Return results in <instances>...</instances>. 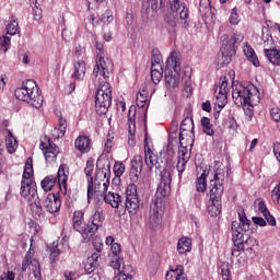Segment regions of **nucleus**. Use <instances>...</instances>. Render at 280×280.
Segmentation results:
<instances>
[{
	"mask_svg": "<svg viewBox=\"0 0 280 280\" xmlns=\"http://www.w3.org/2000/svg\"><path fill=\"white\" fill-rule=\"evenodd\" d=\"M207 178H211L210 171H203V173L199 177H197L195 182L196 191H199L201 194H205V191H207Z\"/></svg>",
	"mask_w": 280,
	"mask_h": 280,
	"instance_id": "30",
	"label": "nucleus"
},
{
	"mask_svg": "<svg viewBox=\"0 0 280 280\" xmlns=\"http://www.w3.org/2000/svg\"><path fill=\"white\" fill-rule=\"evenodd\" d=\"M109 266L114 270H121V266H124V258L119 257V255H110L109 256Z\"/></svg>",
	"mask_w": 280,
	"mask_h": 280,
	"instance_id": "41",
	"label": "nucleus"
},
{
	"mask_svg": "<svg viewBox=\"0 0 280 280\" xmlns=\"http://www.w3.org/2000/svg\"><path fill=\"white\" fill-rule=\"evenodd\" d=\"M57 178L59 191L57 194H48L43 201V207L48 213H58L62 206V202L60 201V194H62V196H67V180H69V166L67 164H61L59 166Z\"/></svg>",
	"mask_w": 280,
	"mask_h": 280,
	"instance_id": "5",
	"label": "nucleus"
},
{
	"mask_svg": "<svg viewBox=\"0 0 280 280\" xmlns=\"http://www.w3.org/2000/svg\"><path fill=\"white\" fill-rule=\"evenodd\" d=\"M161 208L159 207V201H153L151 203L150 212H149V228L152 231H159L161 229V214L159 213Z\"/></svg>",
	"mask_w": 280,
	"mask_h": 280,
	"instance_id": "18",
	"label": "nucleus"
},
{
	"mask_svg": "<svg viewBox=\"0 0 280 280\" xmlns=\"http://www.w3.org/2000/svg\"><path fill=\"white\" fill-rule=\"evenodd\" d=\"M272 200H277L279 202L280 200V183L272 189L271 191Z\"/></svg>",
	"mask_w": 280,
	"mask_h": 280,
	"instance_id": "57",
	"label": "nucleus"
},
{
	"mask_svg": "<svg viewBox=\"0 0 280 280\" xmlns=\"http://www.w3.org/2000/svg\"><path fill=\"white\" fill-rule=\"evenodd\" d=\"M144 162L148 170H159V172H163L165 170V163L159 159V155L154 154L150 148L144 149Z\"/></svg>",
	"mask_w": 280,
	"mask_h": 280,
	"instance_id": "17",
	"label": "nucleus"
},
{
	"mask_svg": "<svg viewBox=\"0 0 280 280\" xmlns=\"http://www.w3.org/2000/svg\"><path fill=\"white\" fill-rule=\"evenodd\" d=\"M229 93V80L226 77L220 79V86H219V94L217 95V100H221V104L219 103L218 106L220 110L224 108L226 104V95Z\"/></svg>",
	"mask_w": 280,
	"mask_h": 280,
	"instance_id": "22",
	"label": "nucleus"
},
{
	"mask_svg": "<svg viewBox=\"0 0 280 280\" xmlns=\"http://www.w3.org/2000/svg\"><path fill=\"white\" fill-rule=\"evenodd\" d=\"M59 127L55 128V130L52 131V137L54 139H61V137H63L67 132V119L60 117L59 118Z\"/></svg>",
	"mask_w": 280,
	"mask_h": 280,
	"instance_id": "35",
	"label": "nucleus"
},
{
	"mask_svg": "<svg viewBox=\"0 0 280 280\" xmlns=\"http://www.w3.org/2000/svg\"><path fill=\"white\" fill-rule=\"evenodd\" d=\"M172 194V173L167 170L161 172V182L156 189L154 202L161 203V198H167Z\"/></svg>",
	"mask_w": 280,
	"mask_h": 280,
	"instance_id": "13",
	"label": "nucleus"
},
{
	"mask_svg": "<svg viewBox=\"0 0 280 280\" xmlns=\"http://www.w3.org/2000/svg\"><path fill=\"white\" fill-rule=\"evenodd\" d=\"M135 275V269H132V266L130 265H122V270L118 271L117 277L115 279L118 280H132V277Z\"/></svg>",
	"mask_w": 280,
	"mask_h": 280,
	"instance_id": "34",
	"label": "nucleus"
},
{
	"mask_svg": "<svg viewBox=\"0 0 280 280\" xmlns=\"http://www.w3.org/2000/svg\"><path fill=\"white\" fill-rule=\"evenodd\" d=\"M162 5L163 2L161 0H144L141 9L142 20L147 23H149V21H154V18Z\"/></svg>",
	"mask_w": 280,
	"mask_h": 280,
	"instance_id": "14",
	"label": "nucleus"
},
{
	"mask_svg": "<svg viewBox=\"0 0 280 280\" xmlns=\"http://www.w3.org/2000/svg\"><path fill=\"white\" fill-rule=\"evenodd\" d=\"M257 86L249 84L246 88L240 86L232 90V97L236 106H248L245 110L247 121H253V107L261 101Z\"/></svg>",
	"mask_w": 280,
	"mask_h": 280,
	"instance_id": "4",
	"label": "nucleus"
},
{
	"mask_svg": "<svg viewBox=\"0 0 280 280\" xmlns=\"http://www.w3.org/2000/svg\"><path fill=\"white\" fill-rule=\"evenodd\" d=\"M248 231H250V220L245 212H238V221H233L231 224L233 244L240 245L244 240V233H248Z\"/></svg>",
	"mask_w": 280,
	"mask_h": 280,
	"instance_id": "9",
	"label": "nucleus"
},
{
	"mask_svg": "<svg viewBox=\"0 0 280 280\" xmlns=\"http://www.w3.org/2000/svg\"><path fill=\"white\" fill-rule=\"evenodd\" d=\"M270 116L273 121L279 122L280 121V108L279 107H273L270 110Z\"/></svg>",
	"mask_w": 280,
	"mask_h": 280,
	"instance_id": "55",
	"label": "nucleus"
},
{
	"mask_svg": "<svg viewBox=\"0 0 280 280\" xmlns=\"http://www.w3.org/2000/svg\"><path fill=\"white\" fill-rule=\"evenodd\" d=\"M243 51L249 62L254 65V67H259V58H257V54H255V49L252 48L248 43L245 44Z\"/></svg>",
	"mask_w": 280,
	"mask_h": 280,
	"instance_id": "33",
	"label": "nucleus"
},
{
	"mask_svg": "<svg viewBox=\"0 0 280 280\" xmlns=\"http://www.w3.org/2000/svg\"><path fill=\"white\" fill-rule=\"evenodd\" d=\"M265 220L268 222L269 226H277V219L270 214V211L264 214Z\"/></svg>",
	"mask_w": 280,
	"mask_h": 280,
	"instance_id": "54",
	"label": "nucleus"
},
{
	"mask_svg": "<svg viewBox=\"0 0 280 280\" xmlns=\"http://www.w3.org/2000/svg\"><path fill=\"white\" fill-rule=\"evenodd\" d=\"M163 67V56L159 50L153 49L151 52V68Z\"/></svg>",
	"mask_w": 280,
	"mask_h": 280,
	"instance_id": "40",
	"label": "nucleus"
},
{
	"mask_svg": "<svg viewBox=\"0 0 280 280\" xmlns=\"http://www.w3.org/2000/svg\"><path fill=\"white\" fill-rule=\"evenodd\" d=\"M257 246V240L253 237L246 238H241V242L237 244H234V248H232V256L233 257H240L242 250H253Z\"/></svg>",
	"mask_w": 280,
	"mask_h": 280,
	"instance_id": "20",
	"label": "nucleus"
},
{
	"mask_svg": "<svg viewBox=\"0 0 280 280\" xmlns=\"http://www.w3.org/2000/svg\"><path fill=\"white\" fill-rule=\"evenodd\" d=\"M139 176H141V171L138 168H130L129 177L131 183H138Z\"/></svg>",
	"mask_w": 280,
	"mask_h": 280,
	"instance_id": "51",
	"label": "nucleus"
},
{
	"mask_svg": "<svg viewBox=\"0 0 280 280\" xmlns=\"http://www.w3.org/2000/svg\"><path fill=\"white\" fill-rule=\"evenodd\" d=\"M110 180V162H107L103 167L97 168L94 178V185H101L102 180Z\"/></svg>",
	"mask_w": 280,
	"mask_h": 280,
	"instance_id": "23",
	"label": "nucleus"
},
{
	"mask_svg": "<svg viewBox=\"0 0 280 280\" xmlns=\"http://www.w3.org/2000/svg\"><path fill=\"white\" fill-rule=\"evenodd\" d=\"M252 220H253L254 224H257L258 226H266V224H267L265 219L261 217H253Z\"/></svg>",
	"mask_w": 280,
	"mask_h": 280,
	"instance_id": "60",
	"label": "nucleus"
},
{
	"mask_svg": "<svg viewBox=\"0 0 280 280\" xmlns=\"http://www.w3.org/2000/svg\"><path fill=\"white\" fill-rule=\"evenodd\" d=\"M93 246L96 253H102V250H104V243H102V240H95L93 242Z\"/></svg>",
	"mask_w": 280,
	"mask_h": 280,
	"instance_id": "59",
	"label": "nucleus"
},
{
	"mask_svg": "<svg viewBox=\"0 0 280 280\" xmlns=\"http://www.w3.org/2000/svg\"><path fill=\"white\" fill-rule=\"evenodd\" d=\"M230 23L231 25H237V23H240V14H237V8L232 9Z\"/></svg>",
	"mask_w": 280,
	"mask_h": 280,
	"instance_id": "52",
	"label": "nucleus"
},
{
	"mask_svg": "<svg viewBox=\"0 0 280 280\" xmlns=\"http://www.w3.org/2000/svg\"><path fill=\"white\" fill-rule=\"evenodd\" d=\"M74 148L82 154L91 151V139L86 136H79L74 141Z\"/></svg>",
	"mask_w": 280,
	"mask_h": 280,
	"instance_id": "26",
	"label": "nucleus"
},
{
	"mask_svg": "<svg viewBox=\"0 0 280 280\" xmlns=\"http://www.w3.org/2000/svg\"><path fill=\"white\" fill-rule=\"evenodd\" d=\"M138 108H145V104L148 102V90H142L138 93L137 98Z\"/></svg>",
	"mask_w": 280,
	"mask_h": 280,
	"instance_id": "43",
	"label": "nucleus"
},
{
	"mask_svg": "<svg viewBox=\"0 0 280 280\" xmlns=\"http://www.w3.org/2000/svg\"><path fill=\"white\" fill-rule=\"evenodd\" d=\"M40 185L44 191H51L54 189V185H56V177L54 175L46 176L42 180Z\"/></svg>",
	"mask_w": 280,
	"mask_h": 280,
	"instance_id": "39",
	"label": "nucleus"
},
{
	"mask_svg": "<svg viewBox=\"0 0 280 280\" xmlns=\"http://www.w3.org/2000/svg\"><path fill=\"white\" fill-rule=\"evenodd\" d=\"M74 72L72 73L71 78H75V80L82 81L86 75V63L84 60L75 61L74 65Z\"/></svg>",
	"mask_w": 280,
	"mask_h": 280,
	"instance_id": "28",
	"label": "nucleus"
},
{
	"mask_svg": "<svg viewBox=\"0 0 280 280\" xmlns=\"http://www.w3.org/2000/svg\"><path fill=\"white\" fill-rule=\"evenodd\" d=\"M221 65H230L237 50V37L235 36H223L221 37Z\"/></svg>",
	"mask_w": 280,
	"mask_h": 280,
	"instance_id": "10",
	"label": "nucleus"
},
{
	"mask_svg": "<svg viewBox=\"0 0 280 280\" xmlns=\"http://www.w3.org/2000/svg\"><path fill=\"white\" fill-rule=\"evenodd\" d=\"M72 221L74 231L82 235L83 242L85 244L92 241V238L95 236V233H97L102 224H104L102 221V213H100V211H96L89 219L88 223L84 224V212L77 210L73 212Z\"/></svg>",
	"mask_w": 280,
	"mask_h": 280,
	"instance_id": "3",
	"label": "nucleus"
},
{
	"mask_svg": "<svg viewBox=\"0 0 280 280\" xmlns=\"http://www.w3.org/2000/svg\"><path fill=\"white\" fill-rule=\"evenodd\" d=\"M221 276L223 280H231V270L229 269H222Z\"/></svg>",
	"mask_w": 280,
	"mask_h": 280,
	"instance_id": "64",
	"label": "nucleus"
},
{
	"mask_svg": "<svg viewBox=\"0 0 280 280\" xmlns=\"http://www.w3.org/2000/svg\"><path fill=\"white\" fill-rule=\"evenodd\" d=\"M32 266L31 272L28 273V279L30 280H43V276L40 273V264L37 262V260H30L25 259L22 262V270L25 272L27 268Z\"/></svg>",
	"mask_w": 280,
	"mask_h": 280,
	"instance_id": "19",
	"label": "nucleus"
},
{
	"mask_svg": "<svg viewBox=\"0 0 280 280\" xmlns=\"http://www.w3.org/2000/svg\"><path fill=\"white\" fill-rule=\"evenodd\" d=\"M170 9L179 16L177 23H179L182 27H189V9L187 8L185 0H170Z\"/></svg>",
	"mask_w": 280,
	"mask_h": 280,
	"instance_id": "12",
	"label": "nucleus"
},
{
	"mask_svg": "<svg viewBox=\"0 0 280 280\" xmlns=\"http://www.w3.org/2000/svg\"><path fill=\"white\" fill-rule=\"evenodd\" d=\"M104 202H106V205H110L113 209H119V205L124 202V198L117 192L108 191L104 194Z\"/></svg>",
	"mask_w": 280,
	"mask_h": 280,
	"instance_id": "25",
	"label": "nucleus"
},
{
	"mask_svg": "<svg viewBox=\"0 0 280 280\" xmlns=\"http://www.w3.org/2000/svg\"><path fill=\"white\" fill-rule=\"evenodd\" d=\"M119 253H121V245L114 243L112 245V255H119Z\"/></svg>",
	"mask_w": 280,
	"mask_h": 280,
	"instance_id": "62",
	"label": "nucleus"
},
{
	"mask_svg": "<svg viewBox=\"0 0 280 280\" xmlns=\"http://www.w3.org/2000/svg\"><path fill=\"white\" fill-rule=\"evenodd\" d=\"M178 159L187 162L189 161V159H191V153L189 152L188 147H179Z\"/></svg>",
	"mask_w": 280,
	"mask_h": 280,
	"instance_id": "46",
	"label": "nucleus"
},
{
	"mask_svg": "<svg viewBox=\"0 0 280 280\" xmlns=\"http://www.w3.org/2000/svg\"><path fill=\"white\" fill-rule=\"evenodd\" d=\"M14 95L20 102H26L33 108L43 106L44 97L40 95V90L34 80H27L22 83V86L15 89Z\"/></svg>",
	"mask_w": 280,
	"mask_h": 280,
	"instance_id": "6",
	"label": "nucleus"
},
{
	"mask_svg": "<svg viewBox=\"0 0 280 280\" xmlns=\"http://www.w3.org/2000/svg\"><path fill=\"white\" fill-rule=\"evenodd\" d=\"M104 40L109 43L110 36L104 39H95L96 63L94 66V75H101L105 81H101L95 94V110L97 115H106L110 104H113V86L108 83V78L113 73V60L104 57Z\"/></svg>",
	"mask_w": 280,
	"mask_h": 280,
	"instance_id": "1",
	"label": "nucleus"
},
{
	"mask_svg": "<svg viewBox=\"0 0 280 280\" xmlns=\"http://www.w3.org/2000/svg\"><path fill=\"white\" fill-rule=\"evenodd\" d=\"M264 54L271 65L280 67V50L275 48V40L272 39V36L267 37L264 42Z\"/></svg>",
	"mask_w": 280,
	"mask_h": 280,
	"instance_id": "15",
	"label": "nucleus"
},
{
	"mask_svg": "<svg viewBox=\"0 0 280 280\" xmlns=\"http://www.w3.org/2000/svg\"><path fill=\"white\" fill-rule=\"evenodd\" d=\"M201 128L205 135H208V137H213L215 135V131H213V125L211 124V119H209V117L201 118Z\"/></svg>",
	"mask_w": 280,
	"mask_h": 280,
	"instance_id": "38",
	"label": "nucleus"
},
{
	"mask_svg": "<svg viewBox=\"0 0 280 280\" xmlns=\"http://www.w3.org/2000/svg\"><path fill=\"white\" fill-rule=\"evenodd\" d=\"M186 167H187V161L178 159L176 170L178 172L179 180L183 179V172H185Z\"/></svg>",
	"mask_w": 280,
	"mask_h": 280,
	"instance_id": "49",
	"label": "nucleus"
},
{
	"mask_svg": "<svg viewBox=\"0 0 280 280\" xmlns=\"http://www.w3.org/2000/svg\"><path fill=\"white\" fill-rule=\"evenodd\" d=\"M97 262H93L92 260L88 259L84 268H85V272H88V275H91V272H95V269L97 268Z\"/></svg>",
	"mask_w": 280,
	"mask_h": 280,
	"instance_id": "53",
	"label": "nucleus"
},
{
	"mask_svg": "<svg viewBox=\"0 0 280 280\" xmlns=\"http://www.w3.org/2000/svg\"><path fill=\"white\" fill-rule=\"evenodd\" d=\"M156 68H151V80L153 84H160L163 80V66H155Z\"/></svg>",
	"mask_w": 280,
	"mask_h": 280,
	"instance_id": "37",
	"label": "nucleus"
},
{
	"mask_svg": "<svg viewBox=\"0 0 280 280\" xmlns=\"http://www.w3.org/2000/svg\"><path fill=\"white\" fill-rule=\"evenodd\" d=\"M131 168L143 172V156L135 155L131 160Z\"/></svg>",
	"mask_w": 280,
	"mask_h": 280,
	"instance_id": "45",
	"label": "nucleus"
},
{
	"mask_svg": "<svg viewBox=\"0 0 280 280\" xmlns=\"http://www.w3.org/2000/svg\"><path fill=\"white\" fill-rule=\"evenodd\" d=\"M207 209L211 218H217L222 213V199H210Z\"/></svg>",
	"mask_w": 280,
	"mask_h": 280,
	"instance_id": "29",
	"label": "nucleus"
},
{
	"mask_svg": "<svg viewBox=\"0 0 280 280\" xmlns=\"http://www.w3.org/2000/svg\"><path fill=\"white\" fill-rule=\"evenodd\" d=\"M121 207L128 211L129 215H137L139 213L140 201L137 195V185L131 184L127 186L126 199Z\"/></svg>",
	"mask_w": 280,
	"mask_h": 280,
	"instance_id": "11",
	"label": "nucleus"
},
{
	"mask_svg": "<svg viewBox=\"0 0 280 280\" xmlns=\"http://www.w3.org/2000/svg\"><path fill=\"white\" fill-rule=\"evenodd\" d=\"M128 145L130 148H135V145H137V122L135 121V119L132 117L129 116L128 118Z\"/></svg>",
	"mask_w": 280,
	"mask_h": 280,
	"instance_id": "24",
	"label": "nucleus"
},
{
	"mask_svg": "<svg viewBox=\"0 0 280 280\" xmlns=\"http://www.w3.org/2000/svg\"><path fill=\"white\" fill-rule=\"evenodd\" d=\"M39 150L43 151L46 163H54L58 158V154H60V148L50 140H48V143L42 142L39 144Z\"/></svg>",
	"mask_w": 280,
	"mask_h": 280,
	"instance_id": "16",
	"label": "nucleus"
},
{
	"mask_svg": "<svg viewBox=\"0 0 280 280\" xmlns=\"http://www.w3.org/2000/svg\"><path fill=\"white\" fill-rule=\"evenodd\" d=\"M171 272L175 275V280H188L183 265H178L175 269H172Z\"/></svg>",
	"mask_w": 280,
	"mask_h": 280,
	"instance_id": "44",
	"label": "nucleus"
},
{
	"mask_svg": "<svg viewBox=\"0 0 280 280\" xmlns=\"http://www.w3.org/2000/svg\"><path fill=\"white\" fill-rule=\"evenodd\" d=\"M165 86L168 91L177 89L180 84V57L178 52H171L166 60V68L164 71Z\"/></svg>",
	"mask_w": 280,
	"mask_h": 280,
	"instance_id": "7",
	"label": "nucleus"
},
{
	"mask_svg": "<svg viewBox=\"0 0 280 280\" xmlns=\"http://www.w3.org/2000/svg\"><path fill=\"white\" fill-rule=\"evenodd\" d=\"M273 154H275L277 161H279V163H280V142L273 143Z\"/></svg>",
	"mask_w": 280,
	"mask_h": 280,
	"instance_id": "61",
	"label": "nucleus"
},
{
	"mask_svg": "<svg viewBox=\"0 0 280 280\" xmlns=\"http://www.w3.org/2000/svg\"><path fill=\"white\" fill-rule=\"evenodd\" d=\"M11 40L9 36H1L0 37V51L2 54H7V51L10 49Z\"/></svg>",
	"mask_w": 280,
	"mask_h": 280,
	"instance_id": "47",
	"label": "nucleus"
},
{
	"mask_svg": "<svg viewBox=\"0 0 280 280\" xmlns=\"http://www.w3.org/2000/svg\"><path fill=\"white\" fill-rule=\"evenodd\" d=\"M113 11L106 10L102 16L103 23H113Z\"/></svg>",
	"mask_w": 280,
	"mask_h": 280,
	"instance_id": "56",
	"label": "nucleus"
},
{
	"mask_svg": "<svg viewBox=\"0 0 280 280\" xmlns=\"http://www.w3.org/2000/svg\"><path fill=\"white\" fill-rule=\"evenodd\" d=\"M5 30L9 36H16V34H21V26H19V22L15 19H12L7 24Z\"/></svg>",
	"mask_w": 280,
	"mask_h": 280,
	"instance_id": "36",
	"label": "nucleus"
},
{
	"mask_svg": "<svg viewBox=\"0 0 280 280\" xmlns=\"http://www.w3.org/2000/svg\"><path fill=\"white\" fill-rule=\"evenodd\" d=\"M19 60H21L23 65H30V56L27 52L19 51Z\"/></svg>",
	"mask_w": 280,
	"mask_h": 280,
	"instance_id": "58",
	"label": "nucleus"
},
{
	"mask_svg": "<svg viewBox=\"0 0 280 280\" xmlns=\"http://www.w3.org/2000/svg\"><path fill=\"white\" fill-rule=\"evenodd\" d=\"M225 172L224 168H217L211 172L208 185V196L210 200H222V196H224Z\"/></svg>",
	"mask_w": 280,
	"mask_h": 280,
	"instance_id": "8",
	"label": "nucleus"
},
{
	"mask_svg": "<svg viewBox=\"0 0 280 280\" xmlns=\"http://www.w3.org/2000/svg\"><path fill=\"white\" fill-rule=\"evenodd\" d=\"M192 205L197 207V209H200L202 207V192L197 191L192 197Z\"/></svg>",
	"mask_w": 280,
	"mask_h": 280,
	"instance_id": "50",
	"label": "nucleus"
},
{
	"mask_svg": "<svg viewBox=\"0 0 280 280\" xmlns=\"http://www.w3.org/2000/svg\"><path fill=\"white\" fill-rule=\"evenodd\" d=\"M196 135L194 131H179V147L182 148H192L194 139Z\"/></svg>",
	"mask_w": 280,
	"mask_h": 280,
	"instance_id": "27",
	"label": "nucleus"
},
{
	"mask_svg": "<svg viewBox=\"0 0 280 280\" xmlns=\"http://www.w3.org/2000/svg\"><path fill=\"white\" fill-rule=\"evenodd\" d=\"M20 194L22 198H25L27 201L32 215L35 220L45 218V211L40 205V197H38L36 182H34V164L32 158H27L26 160L22 175Z\"/></svg>",
	"mask_w": 280,
	"mask_h": 280,
	"instance_id": "2",
	"label": "nucleus"
},
{
	"mask_svg": "<svg viewBox=\"0 0 280 280\" xmlns=\"http://www.w3.org/2000/svg\"><path fill=\"white\" fill-rule=\"evenodd\" d=\"M0 280H14V272L8 271L0 276Z\"/></svg>",
	"mask_w": 280,
	"mask_h": 280,
	"instance_id": "63",
	"label": "nucleus"
},
{
	"mask_svg": "<svg viewBox=\"0 0 280 280\" xmlns=\"http://www.w3.org/2000/svg\"><path fill=\"white\" fill-rule=\"evenodd\" d=\"M124 172H126V165L122 162H116L114 164V174L116 178H121L124 176Z\"/></svg>",
	"mask_w": 280,
	"mask_h": 280,
	"instance_id": "48",
	"label": "nucleus"
},
{
	"mask_svg": "<svg viewBox=\"0 0 280 280\" xmlns=\"http://www.w3.org/2000/svg\"><path fill=\"white\" fill-rule=\"evenodd\" d=\"M7 132L8 136L5 137V145L8 149V153L14 154V152H16V148H19V142L16 141V138L10 129H8Z\"/></svg>",
	"mask_w": 280,
	"mask_h": 280,
	"instance_id": "32",
	"label": "nucleus"
},
{
	"mask_svg": "<svg viewBox=\"0 0 280 280\" xmlns=\"http://www.w3.org/2000/svg\"><path fill=\"white\" fill-rule=\"evenodd\" d=\"M95 167V164H93V160L89 159L86 161L85 167H84V174L88 178V200H91L93 198V170Z\"/></svg>",
	"mask_w": 280,
	"mask_h": 280,
	"instance_id": "21",
	"label": "nucleus"
},
{
	"mask_svg": "<svg viewBox=\"0 0 280 280\" xmlns=\"http://www.w3.org/2000/svg\"><path fill=\"white\" fill-rule=\"evenodd\" d=\"M179 132H194V118L186 117L180 124Z\"/></svg>",
	"mask_w": 280,
	"mask_h": 280,
	"instance_id": "42",
	"label": "nucleus"
},
{
	"mask_svg": "<svg viewBox=\"0 0 280 280\" xmlns=\"http://www.w3.org/2000/svg\"><path fill=\"white\" fill-rule=\"evenodd\" d=\"M178 255H185V253H191V238L183 236L177 242Z\"/></svg>",
	"mask_w": 280,
	"mask_h": 280,
	"instance_id": "31",
	"label": "nucleus"
}]
</instances>
